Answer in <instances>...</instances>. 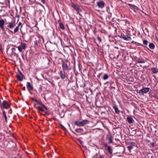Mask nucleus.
Here are the masks:
<instances>
[{
    "instance_id": "1",
    "label": "nucleus",
    "mask_w": 158,
    "mask_h": 158,
    "mask_svg": "<svg viewBox=\"0 0 158 158\" xmlns=\"http://www.w3.org/2000/svg\"><path fill=\"white\" fill-rule=\"evenodd\" d=\"M88 121L87 120H83L81 121H76L74 122V124L75 125L78 127L83 126L86 124L88 123Z\"/></svg>"
},
{
    "instance_id": "2",
    "label": "nucleus",
    "mask_w": 158,
    "mask_h": 158,
    "mask_svg": "<svg viewBox=\"0 0 158 158\" xmlns=\"http://www.w3.org/2000/svg\"><path fill=\"white\" fill-rule=\"evenodd\" d=\"M14 47H15V46H13ZM16 48H18V50L20 52H22L23 51V49L24 50L25 49L26 46V44L24 43H21L20 46L18 47H16Z\"/></svg>"
},
{
    "instance_id": "3",
    "label": "nucleus",
    "mask_w": 158,
    "mask_h": 158,
    "mask_svg": "<svg viewBox=\"0 0 158 158\" xmlns=\"http://www.w3.org/2000/svg\"><path fill=\"white\" fill-rule=\"evenodd\" d=\"M150 90L149 88H144L140 90L139 91V93L143 94H144L148 92Z\"/></svg>"
},
{
    "instance_id": "4",
    "label": "nucleus",
    "mask_w": 158,
    "mask_h": 158,
    "mask_svg": "<svg viewBox=\"0 0 158 158\" xmlns=\"http://www.w3.org/2000/svg\"><path fill=\"white\" fill-rule=\"evenodd\" d=\"M71 6L76 11H77L78 12H81V10L78 5H76L74 3H72L71 4Z\"/></svg>"
},
{
    "instance_id": "5",
    "label": "nucleus",
    "mask_w": 158,
    "mask_h": 158,
    "mask_svg": "<svg viewBox=\"0 0 158 158\" xmlns=\"http://www.w3.org/2000/svg\"><path fill=\"white\" fill-rule=\"evenodd\" d=\"M97 4L98 7L101 8H103L105 6V3L103 1L98 2Z\"/></svg>"
},
{
    "instance_id": "6",
    "label": "nucleus",
    "mask_w": 158,
    "mask_h": 158,
    "mask_svg": "<svg viewBox=\"0 0 158 158\" xmlns=\"http://www.w3.org/2000/svg\"><path fill=\"white\" fill-rule=\"evenodd\" d=\"M2 106L3 108L7 109L10 107V106L8 102L5 100L3 102Z\"/></svg>"
},
{
    "instance_id": "7",
    "label": "nucleus",
    "mask_w": 158,
    "mask_h": 158,
    "mask_svg": "<svg viewBox=\"0 0 158 158\" xmlns=\"http://www.w3.org/2000/svg\"><path fill=\"white\" fill-rule=\"evenodd\" d=\"M27 87L28 90L29 92H30L31 90H32L33 89V87L31 85L30 83L29 82H27Z\"/></svg>"
},
{
    "instance_id": "8",
    "label": "nucleus",
    "mask_w": 158,
    "mask_h": 158,
    "mask_svg": "<svg viewBox=\"0 0 158 158\" xmlns=\"http://www.w3.org/2000/svg\"><path fill=\"white\" fill-rule=\"evenodd\" d=\"M59 75L61 79H63L66 77V75L65 74L64 72L62 71H60L59 73Z\"/></svg>"
},
{
    "instance_id": "9",
    "label": "nucleus",
    "mask_w": 158,
    "mask_h": 158,
    "mask_svg": "<svg viewBox=\"0 0 158 158\" xmlns=\"http://www.w3.org/2000/svg\"><path fill=\"white\" fill-rule=\"evenodd\" d=\"M4 24V20L2 19L0 20V27L1 28V29L4 30V28L3 27V25Z\"/></svg>"
},
{
    "instance_id": "10",
    "label": "nucleus",
    "mask_w": 158,
    "mask_h": 158,
    "mask_svg": "<svg viewBox=\"0 0 158 158\" xmlns=\"http://www.w3.org/2000/svg\"><path fill=\"white\" fill-rule=\"evenodd\" d=\"M122 38L126 40H130L131 39L130 37L127 35H122Z\"/></svg>"
},
{
    "instance_id": "11",
    "label": "nucleus",
    "mask_w": 158,
    "mask_h": 158,
    "mask_svg": "<svg viewBox=\"0 0 158 158\" xmlns=\"http://www.w3.org/2000/svg\"><path fill=\"white\" fill-rule=\"evenodd\" d=\"M15 26V24L14 23L12 22H10L8 23V25L7 27L10 29H12Z\"/></svg>"
},
{
    "instance_id": "12",
    "label": "nucleus",
    "mask_w": 158,
    "mask_h": 158,
    "mask_svg": "<svg viewBox=\"0 0 158 158\" xmlns=\"http://www.w3.org/2000/svg\"><path fill=\"white\" fill-rule=\"evenodd\" d=\"M62 68L64 70H67L68 69L69 67L67 64L65 62H64L62 64Z\"/></svg>"
},
{
    "instance_id": "13",
    "label": "nucleus",
    "mask_w": 158,
    "mask_h": 158,
    "mask_svg": "<svg viewBox=\"0 0 158 158\" xmlns=\"http://www.w3.org/2000/svg\"><path fill=\"white\" fill-rule=\"evenodd\" d=\"M127 119L129 123H133L134 120L133 118L131 116H129L127 117Z\"/></svg>"
},
{
    "instance_id": "14",
    "label": "nucleus",
    "mask_w": 158,
    "mask_h": 158,
    "mask_svg": "<svg viewBox=\"0 0 158 158\" xmlns=\"http://www.w3.org/2000/svg\"><path fill=\"white\" fill-rule=\"evenodd\" d=\"M106 140L108 141L109 143H113V141L112 140V137L110 135H108L107 136Z\"/></svg>"
},
{
    "instance_id": "15",
    "label": "nucleus",
    "mask_w": 158,
    "mask_h": 158,
    "mask_svg": "<svg viewBox=\"0 0 158 158\" xmlns=\"http://www.w3.org/2000/svg\"><path fill=\"white\" fill-rule=\"evenodd\" d=\"M151 70L153 73H156L158 72V69L156 67H153L152 68Z\"/></svg>"
},
{
    "instance_id": "16",
    "label": "nucleus",
    "mask_w": 158,
    "mask_h": 158,
    "mask_svg": "<svg viewBox=\"0 0 158 158\" xmlns=\"http://www.w3.org/2000/svg\"><path fill=\"white\" fill-rule=\"evenodd\" d=\"M75 131L78 133H81L83 132V129L81 128H77L75 130Z\"/></svg>"
},
{
    "instance_id": "17",
    "label": "nucleus",
    "mask_w": 158,
    "mask_h": 158,
    "mask_svg": "<svg viewBox=\"0 0 158 158\" xmlns=\"http://www.w3.org/2000/svg\"><path fill=\"white\" fill-rule=\"evenodd\" d=\"M149 47L151 49H153L155 48V45L152 43H151L149 44Z\"/></svg>"
},
{
    "instance_id": "18",
    "label": "nucleus",
    "mask_w": 158,
    "mask_h": 158,
    "mask_svg": "<svg viewBox=\"0 0 158 158\" xmlns=\"http://www.w3.org/2000/svg\"><path fill=\"white\" fill-rule=\"evenodd\" d=\"M109 77L108 75L107 74L105 73L104 74L102 79L103 80H107Z\"/></svg>"
},
{
    "instance_id": "19",
    "label": "nucleus",
    "mask_w": 158,
    "mask_h": 158,
    "mask_svg": "<svg viewBox=\"0 0 158 158\" xmlns=\"http://www.w3.org/2000/svg\"><path fill=\"white\" fill-rule=\"evenodd\" d=\"M113 108L114 109L115 112L116 113L118 114L119 112V110H118V107L116 106H113Z\"/></svg>"
},
{
    "instance_id": "20",
    "label": "nucleus",
    "mask_w": 158,
    "mask_h": 158,
    "mask_svg": "<svg viewBox=\"0 0 158 158\" xmlns=\"http://www.w3.org/2000/svg\"><path fill=\"white\" fill-rule=\"evenodd\" d=\"M137 61L139 63H144L145 61L142 58H138L137 59Z\"/></svg>"
},
{
    "instance_id": "21",
    "label": "nucleus",
    "mask_w": 158,
    "mask_h": 158,
    "mask_svg": "<svg viewBox=\"0 0 158 158\" xmlns=\"http://www.w3.org/2000/svg\"><path fill=\"white\" fill-rule=\"evenodd\" d=\"M16 77L20 81H22L23 80V78L19 75H16Z\"/></svg>"
},
{
    "instance_id": "22",
    "label": "nucleus",
    "mask_w": 158,
    "mask_h": 158,
    "mask_svg": "<svg viewBox=\"0 0 158 158\" xmlns=\"http://www.w3.org/2000/svg\"><path fill=\"white\" fill-rule=\"evenodd\" d=\"M19 27L17 26L14 30V32H13L12 31H11L12 33H16L19 30Z\"/></svg>"
},
{
    "instance_id": "23",
    "label": "nucleus",
    "mask_w": 158,
    "mask_h": 158,
    "mask_svg": "<svg viewBox=\"0 0 158 158\" xmlns=\"http://www.w3.org/2000/svg\"><path fill=\"white\" fill-rule=\"evenodd\" d=\"M3 115L5 118V121L6 122H7V116L4 110L3 111Z\"/></svg>"
},
{
    "instance_id": "24",
    "label": "nucleus",
    "mask_w": 158,
    "mask_h": 158,
    "mask_svg": "<svg viewBox=\"0 0 158 158\" xmlns=\"http://www.w3.org/2000/svg\"><path fill=\"white\" fill-rule=\"evenodd\" d=\"M107 149L108 150V151L110 154H111L112 153V149L110 146L109 147H108V148H107Z\"/></svg>"
},
{
    "instance_id": "25",
    "label": "nucleus",
    "mask_w": 158,
    "mask_h": 158,
    "mask_svg": "<svg viewBox=\"0 0 158 158\" xmlns=\"http://www.w3.org/2000/svg\"><path fill=\"white\" fill-rule=\"evenodd\" d=\"M143 43L144 45V46H143L145 47V46L148 45V41L146 40H143Z\"/></svg>"
},
{
    "instance_id": "26",
    "label": "nucleus",
    "mask_w": 158,
    "mask_h": 158,
    "mask_svg": "<svg viewBox=\"0 0 158 158\" xmlns=\"http://www.w3.org/2000/svg\"><path fill=\"white\" fill-rule=\"evenodd\" d=\"M130 6L131 7L135 9V10H137L138 9V7L137 6L134 5L130 4Z\"/></svg>"
},
{
    "instance_id": "27",
    "label": "nucleus",
    "mask_w": 158,
    "mask_h": 158,
    "mask_svg": "<svg viewBox=\"0 0 158 158\" xmlns=\"http://www.w3.org/2000/svg\"><path fill=\"white\" fill-rule=\"evenodd\" d=\"M60 27L62 29H64V25L62 23H60Z\"/></svg>"
},
{
    "instance_id": "28",
    "label": "nucleus",
    "mask_w": 158,
    "mask_h": 158,
    "mask_svg": "<svg viewBox=\"0 0 158 158\" xmlns=\"http://www.w3.org/2000/svg\"><path fill=\"white\" fill-rule=\"evenodd\" d=\"M36 108L38 109L39 110L41 111H44V109L41 107L38 106V107H36Z\"/></svg>"
},
{
    "instance_id": "29",
    "label": "nucleus",
    "mask_w": 158,
    "mask_h": 158,
    "mask_svg": "<svg viewBox=\"0 0 158 158\" xmlns=\"http://www.w3.org/2000/svg\"><path fill=\"white\" fill-rule=\"evenodd\" d=\"M127 147H128V149L129 150H131L133 148L132 146L131 145H129V146H128Z\"/></svg>"
},
{
    "instance_id": "30",
    "label": "nucleus",
    "mask_w": 158,
    "mask_h": 158,
    "mask_svg": "<svg viewBox=\"0 0 158 158\" xmlns=\"http://www.w3.org/2000/svg\"><path fill=\"white\" fill-rule=\"evenodd\" d=\"M36 102L38 104L41 105L42 106H43V105H44L43 103H42L41 102H38V101H37V102Z\"/></svg>"
},
{
    "instance_id": "31",
    "label": "nucleus",
    "mask_w": 158,
    "mask_h": 158,
    "mask_svg": "<svg viewBox=\"0 0 158 158\" xmlns=\"http://www.w3.org/2000/svg\"><path fill=\"white\" fill-rule=\"evenodd\" d=\"M97 38H98V39L99 41V42L100 43L102 42V40H101V38H100V37L99 36H98Z\"/></svg>"
},
{
    "instance_id": "32",
    "label": "nucleus",
    "mask_w": 158,
    "mask_h": 158,
    "mask_svg": "<svg viewBox=\"0 0 158 158\" xmlns=\"http://www.w3.org/2000/svg\"><path fill=\"white\" fill-rule=\"evenodd\" d=\"M129 144H130V145H130L135 146V143L134 142H131L129 143Z\"/></svg>"
},
{
    "instance_id": "33",
    "label": "nucleus",
    "mask_w": 158,
    "mask_h": 158,
    "mask_svg": "<svg viewBox=\"0 0 158 158\" xmlns=\"http://www.w3.org/2000/svg\"><path fill=\"white\" fill-rule=\"evenodd\" d=\"M31 100H32L33 101H35V102H37V101H38V100H37V99H35V98H31Z\"/></svg>"
},
{
    "instance_id": "34",
    "label": "nucleus",
    "mask_w": 158,
    "mask_h": 158,
    "mask_svg": "<svg viewBox=\"0 0 158 158\" xmlns=\"http://www.w3.org/2000/svg\"><path fill=\"white\" fill-rule=\"evenodd\" d=\"M16 50L15 48H12L11 49V51L12 52H14Z\"/></svg>"
},
{
    "instance_id": "35",
    "label": "nucleus",
    "mask_w": 158,
    "mask_h": 158,
    "mask_svg": "<svg viewBox=\"0 0 158 158\" xmlns=\"http://www.w3.org/2000/svg\"><path fill=\"white\" fill-rule=\"evenodd\" d=\"M104 146L105 147H106L107 148H108V147L109 146H108V144L106 143H104Z\"/></svg>"
},
{
    "instance_id": "36",
    "label": "nucleus",
    "mask_w": 158,
    "mask_h": 158,
    "mask_svg": "<svg viewBox=\"0 0 158 158\" xmlns=\"http://www.w3.org/2000/svg\"><path fill=\"white\" fill-rule=\"evenodd\" d=\"M61 126L63 129L64 130H65L66 129L65 127L63 125L61 124Z\"/></svg>"
},
{
    "instance_id": "37",
    "label": "nucleus",
    "mask_w": 158,
    "mask_h": 158,
    "mask_svg": "<svg viewBox=\"0 0 158 158\" xmlns=\"http://www.w3.org/2000/svg\"><path fill=\"white\" fill-rule=\"evenodd\" d=\"M41 2L45 4V0H41Z\"/></svg>"
},
{
    "instance_id": "38",
    "label": "nucleus",
    "mask_w": 158,
    "mask_h": 158,
    "mask_svg": "<svg viewBox=\"0 0 158 158\" xmlns=\"http://www.w3.org/2000/svg\"><path fill=\"white\" fill-rule=\"evenodd\" d=\"M37 4H38V5H40L41 6H42V7H44V6L41 4L40 3H39V2H38L37 3Z\"/></svg>"
},
{
    "instance_id": "39",
    "label": "nucleus",
    "mask_w": 158,
    "mask_h": 158,
    "mask_svg": "<svg viewBox=\"0 0 158 158\" xmlns=\"http://www.w3.org/2000/svg\"><path fill=\"white\" fill-rule=\"evenodd\" d=\"M43 107H44V109H45L46 110H47V107H46L44 105H43Z\"/></svg>"
},
{
    "instance_id": "40",
    "label": "nucleus",
    "mask_w": 158,
    "mask_h": 158,
    "mask_svg": "<svg viewBox=\"0 0 158 158\" xmlns=\"http://www.w3.org/2000/svg\"><path fill=\"white\" fill-rule=\"evenodd\" d=\"M105 108H107V110H106L107 112H108V110H109V106H107L105 107Z\"/></svg>"
},
{
    "instance_id": "41",
    "label": "nucleus",
    "mask_w": 158,
    "mask_h": 158,
    "mask_svg": "<svg viewBox=\"0 0 158 158\" xmlns=\"http://www.w3.org/2000/svg\"><path fill=\"white\" fill-rule=\"evenodd\" d=\"M21 22L19 23L17 27H19L21 25Z\"/></svg>"
},
{
    "instance_id": "42",
    "label": "nucleus",
    "mask_w": 158,
    "mask_h": 158,
    "mask_svg": "<svg viewBox=\"0 0 158 158\" xmlns=\"http://www.w3.org/2000/svg\"><path fill=\"white\" fill-rule=\"evenodd\" d=\"M79 142L81 143V144H82V143L83 142L82 141H81V140H80V139H78V140Z\"/></svg>"
},
{
    "instance_id": "43",
    "label": "nucleus",
    "mask_w": 158,
    "mask_h": 158,
    "mask_svg": "<svg viewBox=\"0 0 158 158\" xmlns=\"http://www.w3.org/2000/svg\"><path fill=\"white\" fill-rule=\"evenodd\" d=\"M22 90H24V91H25V87H24L22 89Z\"/></svg>"
},
{
    "instance_id": "44",
    "label": "nucleus",
    "mask_w": 158,
    "mask_h": 158,
    "mask_svg": "<svg viewBox=\"0 0 158 158\" xmlns=\"http://www.w3.org/2000/svg\"><path fill=\"white\" fill-rule=\"evenodd\" d=\"M58 39L60 40V42H61V41H62V39L61 38H60V37H59L58 38Z\"/></svg>"
},
{
    "instance_id": "45",
    "label": "nucleus",
    "mask_w": 158,
    "mask_h": 158,
    "mask_svg": "<svg viewBox=\"0 0 158 158\" xmlns=\"http://www.w3.org/2000/svg\"><path fill=\"white\" fill-rule=\"evenodd\" d=\"M73 132V134H74L75 135H78L75 132Z\"/></svg>"
},
{
    "instance_id": "46",
    "label": "nucleus",
    "mask_w": 158,
    "mask_h": 158,
    "mask_svg": "<svg viewBox=\"0 0 158 158\" xmlns=\"http://www.w3.org/2000/svg\"><path fill=\"white\" fill-rule=\"evenodd\" d=\"M45 113H46V114H47L48 115L49 114V113H47V112H45Z\"/></svg>"
},
{
    "instance_id": "47",
    "label": "nucleus",
    "mask_w": 158,
    "mask_h": 158,
    "mask_svg": "<svg viewBox=\"0 0 158 158\" xmlns=\"http://www.w3.org/2000/svg\"><path fill=\"white\" fill-rule=\"evenodd\" d=\"M20 74L22 75V76L23 77L24 76V75L22 73H20Z\"/></svg>"
},
{
    "instance_id": "48",
    "label": "nucleus",
    "mask_w": 158,
    "mask_h": 158,
    "mask_svg": "<svg viewBox=\"0 0 158 158\" xmlns=\"http://www.w3.org/2000/svg\"><path fill=\"white\" fill-rule=\"evenodd\" d=\"M17 17H18V18H19V15H18L17 16Z\"/></svg>"
},
{
    "instance_id": "49",
    "label": "nucleus",
    "mask_w": 158,
    "mask_h": 158,
    "mask_svg": "<svg viewBox=\"0 0 158 158\" xmlns=\"http://www.w3.org/2000/svg\"><path fill=\"white\" fill-rule=\"evenodd\" d=\"M104 113V112H102V113Z\"/></svg>"
},
{
    "instance_id": "50",
    "label": "nucleus",
    "mask_w": 158,
    "mask_h": 158,
    "mask_svg": "<svg viewBox=\"0 0 158 158\" xmlns=\"http://www.w3.org/2000/svg\"><path fill=\"white\" fill-rule=\"evenodd\" d=\"M152 145H153V146L154 145V143H152Z\"/></svg>"
},
{
    "instance_id": "51",
    "label": "nucleus",
    "mask_w": 158,
    "mask_h": 158,
    "mask_svg": "<svg viewBox=\"0 0 158 158\" xmlns=\"http://www.w3.org/2000/svg\"><path fill=\"white\" fill-rule=\"evenodd\" d=\"M57 1V0H56Z\"/></svg>"
}]
</instances>
